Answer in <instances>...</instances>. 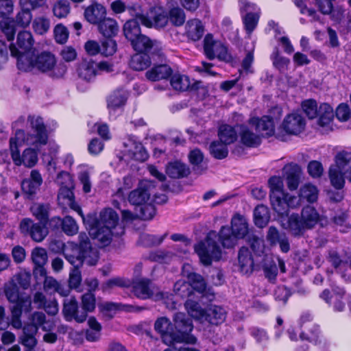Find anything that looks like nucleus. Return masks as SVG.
Here are the masks:
<instances>
[{
    "mask_svg": "<svg viewBox=\"0 0 351 351\" xmlns=\"http://www.w3.org/2000/svg\"><path fill=\"white\" fill-rule=\"evenodd\" d=\"M19 70L32 71L36 69L47 74L53 79L62 77L67 71V66L62 62L57 63L55 56L47 51L40 53H27L21 56L17 61Z\"/></svg>",
    "mask_w": 351,
    "mask_h": 351,
    "instance_id": "f257e3e1",
    "label": "nucleus"
},
{
    "mask_svg": "<svg viewBox=\"0 0 351 351\" xmlns=\"http://www.w3.org/2000/svg\"><path fill=\"white\" fill-rule=\"evenodd\" d=\"M260 13L261 12H248L243 16L245 29L249 37L258 25Z\"/></svg>",
    "mask_w": 351,
    "mask_h": 351,
    "instance_id": "de8ad7c7",
    "label": "nucleus"
},
{
    "mask_svg": "<svg viewBox=\"0 0 351 351\" xmlns=\"http://www.w3.org/2000/svg\"><path fill=\"white\" fill-rule=\"evenodd\" d=\"M80 257L82 264L88 265H95L98 261V253L97 250L88 247L86 249L80 250Z\"/></svg>",
    "mask_w": 351,
    "mask_h": 351,
    "instance_id": "5fc2aeb1",
    "label": "nucleus"
},
{
    "mask_svg": "<svg viewBox=\"0 0 351 351\" xmlns=\"http://www.w3.org/2000/svg\"><path fill=\"white\" fill-rule=\"evenodd\" d=\"M347 159H348V151H340L334 158L335 164L330 165L329 168L328 177L330 184L337 189H341L345 185L348 167Z\"/></svg>",
    "mask_w": 351,
    "mask_h": 351,
    "instance_id": "0eeeda50",
    "label": "nucleus"
},
{
    "mask_svg": "<svg viewBox=\"0 0 351 351\" xmlns=\"http://www.w3.org/2000/svg\"><path fill=\"white\" fill-rule=\"evenodd\" d=\"M31 324L26 326H33L36 328L38 332V327H41L45 331H50L53 330L54 324L50 320H46L45 315L42 312H34L31 315Z\"/></svg>",
    "mask_w": 351,
    "mask_h": 351,
    "instance_id": "72a5a7b5",
    "label": "nucleus"
},
{
    "mask_svg": "<svg viewBox=\"0 0 351 351\" xmlns=\"http://www.w3.org/2000/svg\"><path fill=\"white\" fill-rule=\"evenodd\" d=\"M218 136L220 142L228 145L233 143L237 140V134L232 126L223 125L219 128Z\"/></svg>",
    "mask_w": 351,
    "mask_h": 351,
    "instance_id": "58836bf2",
    "label": "nucleus"
},
{
    "mask_svg": "<svg viewBox=\"0 0 351 351\" xmlns=\"http://www.w3.org/2000/svg\"><path fill=\"white\" fill-rule=\"evenodd\" d=\"M300 217L306 230L313 228L319 221L318 212L311 206L303 208Z\"/></svg>",
    "mask_w": 351,
    "mask_h": 351,
    "instance_id": "cd10ccee",
    "label": "nucleus"
},
{
    "mask_svg": "<svg viewBox=\"0 0 351 351\" xmlns=\"http://www.w3.org/2000/svg\"><path fill=\"white\" fill-rule=\"evenodd\" d=\"M16 47L14 45L10 47L11 55L17 57V60L21 56L25 55L29 52L34 53L35 49H33V38L32 34L28 31H23L19 33L17 36Z\"/></svg>",
    "mask_w": 351,
    "mask_h": 351,
    "instance_id": "f8f14e48",
    "label": "nucleus"
},
{
    "mask_svg": "<svg viewBox=\"0 0 351 351\" xmlns=\"http://www.w3.org/2000/svg\"><path fill=\"white\" fill-rule=\"evenodd\" d=\"M238 259L241 272L249 274L253 271L254 260L248 248L243 247L240 249Z\"/></svg>",
    "mask_w": 351,
    "mask_h": 351,
    "instance_id": "2f4dec72",
    "label": "nucleus"
},
{
    "mask_svg": "<svg viewBox=\"0 0 351 351\" xmlns=\"http://www.w3.org/2000/svg\"><path fill=\"white\" fill-rule=\"evenodd\" d=\"M152 182L143 180L139 182L137 189L131 191L128 195V201L133 205L140 206L147 203L150 199V187Z\"/></svg>",
    "mask_w": 351,
    "mask_h": 351,
    "instance_id": "2eb2a0df",
    "label": "nucleus"
},
{
    "mask_svg": "<svg viewBox=\"0 0 351 351\" xmlns=\"http://www.w3.org/2000/svg\"><path fill=\"white\" fill-rule=\"evenodd\" d=\"M106 16V8L97 1H93L84 9V16L90 24L97 25Z\"/></svg>",
    "mask_w": 351,
    "mask_h": 351,
    "instance_id": "5701e85b",
    "label": "nucleus"
},
{
    "mask_svg": "<svg viewBox=\"0 0 351 351\" xmlns=\"http://www.w3.org/2000/svg\"><path fill=\"white\" fill-rule=\"evenodd\" d=\"M170 82L173 88L178 91H186L191 85L189 77L179 73L174 74L171 77Z\"/></svg>",
    "mask_w": 351,
    "mask_h": 351,
    "instance_id": "49530a36",
    "label": "nucleus"
},
{
    "mask_svg": "<svg viewBox=\"0 0 351 351\" xmlns=\"http://www.w3.org/2000/svg\"><path fill=\"white\" fill-rule=\"evenodd\" d=\"M151 64L149 56L146 53H138L134 55L130 60V65L136 71H143L148 68Z\"/></svg>",
    "mask_w": 351,
    "mask_h": 351,
    "instance_id": "ea45409f",
    "label": "nucleus"
},
{
    "mask_svg": "<svg viewBox=\"0 0 351 351\" xmlns=\"http://www.w3.org/2000/svg\"><path fill=\"white\" fill-rule=\"evenodd\" d=\"M185 308L192 317L202 322H204L206 311L200 306L199 303L192 300H188L185 302Z\"/></svg>",
    "mask_w": 351,
    "mask_h": 351,
    "instance_id": "c03bdc74",
    "label": "nucleus"
},
{
    "mask_svg": "<svg viewBox=\"0 0 351 351\" xmlns=\"http://www.w3.org/2000/svg\"><path fill=\"white\" fill-rule=\"evenodd\" d=\"M21 145L15 142L14 139H10V149L14 163L17 166L23 165L27 167H34L38 162L37 152L34 149L29 147L23 151L22 156H21L19 150V147Z\"/></svg>",
    "mask_w": 351,
    "mask_h": 351,
    "instance_id": "9d476101",
    "label": "nucleus"
},
{
    "mask_svg": "<svg viewBox=\"0 0 351 351\" xmlns=\"http://www.w3.org/2000/svg\"><path fill=\"white\" fill-rule=\"evenodd\" d=\"M306 121L304 117L298 113H291L285 117L282 128L289 134L298 135L304 130Z\"/></svg>",
    "mask_w": 351,
    "mask_h": 351,
    "instance_id": "4468645a",
    "label": "nucleus"
},
{
    "mask_svg": "<svg viewBox=\"0 0 351 351\" xmlns=\"http://www.w3.org/2000/svg\"><path fill=\"white\" fill-rule=\"evenodd\" d=\"M76 73L80 79L90 82L97 74V63L90 58H85L77 64Z\"/></svg>",
    "mask_w": 351,
    "mask_h": 351,
    "instance_id": "f3484780",
    "label": "nucleus"
},
{
    "mask_svg": "<svg viewBox=\"0 0 351 351\" xmlns=\"http://www.w3.org/2000/svg\"><path fill=\"white\" fill-rule=\"evenodd\" d=\"M30 210L32 215L40 221L41 223H45L48 221L49 205L44 204H34Z\"/></svg>",
    "mask_w": 351,
    "mask_h": 351,
    "instance_id": "a18cd8bd",
    "label": "nucleus"
},
{
    "mask_svg": "<svg viewBox=\"0 0 351 351\" xmlns=\"http://www.w3.org/2000/svg\"><path fill=\"white\" fill-rule=\"evenodd\" d=\"M226 314V311L222 306L210 305L206 310L204 322H207L213 325H218L225 321Z\"/></svg>",
    "mask_w": 351,
    "mask_h": 351,
    "instance_id": "a878e982",
    "label": "nucleus"
},
{
    "mask_svg": "<svg viewBox=\"0 0 351 351\" xmlns=\"http://www.w3.org/2000/svg\"><path fill=\"white\" fill-rule=\"evenodd\" d=\"M33 28L37 34L43 35L49 29L50 21L44 16L37 17L33 21Z\"/></svg>",
    "mask_w": 351,
    "mask_h": 351,
    "instance_id": "4d7b16f0",
    "label": "nucleus"
},
{
    "mask_svg": "<svg viewBox=\"0 0 351 351\" xmlns=\"http://www.w3.org/2000/svg\"><path fill=\"white\" fill-rule=\"evenodd\" d=\"M97 25L99 33L108 38L114 36L118 33L119 25L117 22L113 19L105 16Z\"/></svg>",
    "mask_w": 351,
    "mask_h": 351,
    "instance_id": "c85d7f7f",
    "label": "nucleus"
},
{
    "mask_svg": "<svg viewBox=\"0 0 351 351\" xmlns=\"http://www.w3.org/2000/svg\"><path fill=\"white\" fill-rule=\"evenodd\" d=\"M119 216L112 208H106L100 212L90 228L89 234L102 245H108L114 237L122 235L124 228L119 225Z\"/></svg>",
    "mask_w": 351,
    "mask_h": 351,
    "instance_id": "f03ea898",
    "label": "nucleus"
},
{
    "mask_svg": "<svg viewBox=\"0 0 351 351\" xmlns=\"http://www.w3.org/2000/svg\"><path fill=\"white\" fill-rule=\"evenodd\" d=\"M131 44L133 48L140 53L158 56L162 54V46L161 43L157 40H152L144 34H141Z\"/></svg>",
    "mask_w": 351,
    "mask_h": 351,
    "instance_id": "9b49d317",
    "label": "nucleus"
},
{
    "mask_svg": "<svg viewBox=\"0 0 351 351\" xmlns=\"http://www.w3.org/2000/svg\"><path fill=\"white\" fill-rule=\"evenodd\" d=\"M21 10L16 16V22L23 27L29 25L32 19V9L29 8H21Z\"/></svg>",
    "mask_w": 351,
    "mask_h": 351,
    "instance_id": "052dcab7",
    "label": "nucleus"
},
{
    "mask_svg": "<svg viewBox=\"0 0 351 351\" xmlns=\"http://www.w3.org/2000/svg\"><path fill=\"white\" fill-rule=\"evenodd\" d=\"M219 239L221 245L226 248L233 247L239 238L233 233L228 226H222L219 234Z\"/></svg>",
    "mask_w": 351,
    "mask_h": 351,
    "instance_id": "e433bc0d",
    "label": "nucleus"
},
{
    "mask_svg": "<svg viewBox=\"0 0 351 351\" xmlns=\"http://www.w3.org/2000/svg\"><path fill=\"white\" fill-rule=\"evenodd\" d=\"M286 181L289 190L294 191L300 182L302 171L298 165H290L286 167Z\"/></svg>",
    "mask_w": 351,
    "mask_h": 351,
    "instance_id": "7c9ffc66",
    "label": "nucleus"
},
{
    "mask_svg": "<svg viewBox=\"0 0 351 351\" xmlns=\"http://www.w3.org/2000/svg\"><path fill=\"white\" fill-rule=\"evenodd\" d=\"M172 73V70L167 64H159L153 66L145 73L146 78L152 82L168 78Z\"/></svg>",
    "mask_w": 351,
    "mask_h": 351,
    "instance_id": "c756f323",
    "label": "nucleus"
},
{
    "mask_svg": "<svg viewBox=\"0 0 351 351\" xmlns=\"http://www.w3.org/2000/svg\"><path fill=\"white\" fill-rule=\"evenodd\" d=\"M62 228L68 235H73L78 232V226L76 221L70 216H66L62 219Z\"/></svg>",
    "mask_w": 351,
    "mask_h": 351,
    "instance_id": "e2e57ef3",
    "label": "nucleus"
},
{
    "mask_svg": "<svg viewBox=\"0 0 351 351\" xmlns=\"http://www.w3.org/2000/svg\"><path fill=\"white\" fill-rule=\"evenodd\" d=\"M82 282V275L80 268H73L69 273V286L70 289H77Z\"/></svg>",
    "mask_w": 351,
    "mask_h": 351,
    "instance_id": "774afa93",
    "label": "nucleus"
},
{
    "mask_svg": "<svg viewBox=\"0 0 351 351\" xmlns=\"http://www.w3.org/2000/svg\"><path fill=\"white\" fill-rule=\"evenodd\" d=\"M173 329L176 343H186L194 344L197 339L190 332L193 330V326L191 319L184 313H177L173 315Z\"/></svg>",
    "mask_w": 351,
    "mask_h": 351,
    "instance_id": "6e6552de",
    "label": "nucleus"
},
{
    "mask_svg": "<svg viewBox=\"0 0 351 351\" xmlns=\"http://www.w3.org/2000/svg\"><path fill=\"white\" fill-rule=\"evenodd\" d=\"M71 9L68 0H57L52 6L53 16L59 19L67 17L71 12Z\"/></svg>",
    "mask_w": 351,
    "mask_h": 351,
    "instance_id": "79ce46f5",
    "label": "nucleus"
},
{
    "mask_svg": "<svg viewBox=\"0 0 351 351\" xmlns=\"http://www.w3.org/2000/svg\"><path fill=\"white\" fill-rule=\"evenodd\" d=\"M43 289L46 292H57L63 297L67 296L70 292L69 289L61 285L52 276H45L43 281Z\"/></svg>",
    "mask_w": 351,
    "mask_h": 351,
    "instance_id": "473e14b6",
    "label": "nucleus"
},
{
    "mask_svg": "<svg viewBox=\"0 0 351 351\" xmlns=\"http://www.w3.org/2000/svg\"><path fill=\"white\" fill-rule=\"evenodd\" d=\"M36 333V328L34 326H25L23 328V335L21 337V343L27 348H34L37 343L35 338Z\"/></svg>",
    "mask_w": 351,
    "mask_h": 351,
    "instance_id": "37998d69",
    "label": "nucleus"
},
{
    "mask_svg": "<svg viewBox=\"0 0 351 351\" xmlns=\"http://www.w3.org/2000/svg\"><path fill=\"white\" fill-rule=\"evenodd\" d=\"M204 33V27L201 21L197 19L189 20L185 25V35L193 40H199Z\"/></svg>",
    "mask_w": 351,
    "mask_h": 351,
    "instance_id": "bb28decb",
    "label": "nucleus"
},
{
    "mask_svg": "<svg viewBox=\"0 0 351 351\" xmlns=\"http://www.w3.org/2000/svg\"><path fill=\"white\" fill-rule=\"evenodd\" d=\"M56 182L60 185L58 195V204L63 207L71 208L83 217L80 207L75 201L71 176L65 171H62L58 175Z\"/></svg>",
    "mask_w": 351,
    "mask_h": 351,
    "instance_id": "423d86ee",
    "label": "nucleus"
},
{
    "mask_svg": "<svg viewBox=\"0 0 351 351\" xmlns=\"http://www.w3.org/2000/svg\"><path fill=\"white\" fill-rule=\"evenodd\" d=\"M300 197L308 202H314L318 197L317 187L310 183L305 184L300 189Z\"/></svg>",
    "mask_w": 351,
    "mask_h": 351,
    "instance_id": "09e8293b",
    "label": "nucleus"
},
{
    "mask_svg": "<svg viewBox=\"0 0 351 351\" xmlns=\"http://www.w3.org/2000/svg\"><path fill=\"white\" fill-rule=\"evenodd\" d=\"M204 49L206 57L210 60L215 58L219 60L230 62L232 56L227 47L221 41L215 40L211 34H207L204 40Z\"/></svg>",
    "mask_w": 351,
    "mask_h": 351,
    "instance_id": "1a4fd4ad",
    "label": "nucleus"
},
{
    "mask_svg": "<svg viewBox=\"0 0 351 351\" xmlns=\"http://www.w3.org/2000/svg\"><path fill=\"white\" fill-rule=\"evenodd\" d=\"M53 33L57 43L64 44L67 41L69 32L64 25L62 24L57 25L53 29Z\"/></svg>",
    "mask_w": 351,
    "mask_h": 351,
    "instance_id": "338daca9",
    "label": "nucleus"
},
{
    "mask_svg": "<svg viewBox=\"0 0 351 351\" xmlns=\"http://www.w3.org/2000/svg\"><path fill=\"white\" fill-rule=\"evenodd\" d=\"M124 146L125 153L131 158L138 161H144L147 158V153L143 145L135 139L129 138L126 142H124Z\"/></svg>",
    "mask_w": 351,
    "mask_h": 351,
    "instance_id": "b1692460",
    "label": "nucleus"
},
{
    "mask_svg": "<svg viewBox=\"0 0 351 351\" xmlns=\"http://www.w3.org/2000/svg\"><path fill=\"white\" fill-rule=\"evenodd\" d=\"M77 302L75 298H69L64 300L63 313L66 320L70 321L72 319V315L77 311Z\"/></svg>",
    "mask_w": 351,
    "mask_h": 351,
    "instance_id": "680f3d73",
    "label": "nucleus"
},
{
    "mask_svg": "<svg viewBox=\"0 0 351 351\" xmlns=\"http://www.w3.org/2000/svg\"><path fill=\"white\" fill-rule=\"evenodd\" d=\"M216 232H210L206 239L195 245L194 249L201 263L204 265H210L213 261H218L221 256V251L217 244Z\"/></svg>",
    "mask_w": 351,
    "mask_h": 351,
    "instance_id": "39448f33",
    "label": "nucleus"
},
{
    "mask_svg": "<svg viewBox=\"0 0 351 351\" xmlns=\"http://www.w3.org/2000/svg\"><path fill=\"white\" fill-rule=\"evenodd\" d=\"M31 130L25 133L23 130H16L14 137V141L19 145L27 144L38 149L47 143L48 134L43 119L35 115H29L27 120Z\"/></svg>",
    "mask_w": 351,
    "mask_h": 351,
    "instance_id": "7ed1b4c3",
    "label": "nucleus"
},
{
    "mask_svg": "<svg viewBox=\"0 0 351 351\" xmlns=\"http://www.w3.org/2000/svg\"><path fill=\"white\" fill-rule=\"evenodd\" d=\"M48 231L44 224L35 223L29 235L36 242L42 241L47 235Z\"/></svg>",
    "mask_w": 351,
    "mask_h": 351,
    "instance_id": "0e129e2a",
    "label": "nucleus"
},
{
    "mask_svg": "<svg viewBox=\"0 0 351 351\" xmlns=\"http://www.w3.org/2000/svg\"><path fill=\"white\" fill-rule=\"evenodd\" d=\"M302 108L309 119H313L319 114L317 103L313 99H308L303 101L302 104Z\"/></svg>",
    "mask_w": 351,
    "mask_h": 351,
    "instance_id": "69168bd1",
    "label": "nucleus"
},
{
    "mask_svg": "<svg viewBox=\"0 0 351 351\" xmlns=\"http://www.w3.org/2000/svg\"><path fill=\"white\" fill-rule=\"evenodd\" d=\"M124 35L131 43L142 34L138 22L136 19L128 20L123 25Z\"/></svg>",
    "mask_w": 351,
    "mask_h": 351,
    "instance_id": "4c0bfd02",
    "label": "nucleus"
},
{
    "mask_svg": "<svg viewBox=\"0 0 351 351\" xmlns=\"http://www.w3.org/2000/svg\"><path fill=\"white\" fill-rule=\"evenodd\" d=\"M185 14L182 9L178 7L171 8L169 12L168 20L176 26L182 25L185 21Z\"/></svg>",
    "mask_w": 351,
    "mask_h": 351,
    "instance_id": "6e6d98bb",
    "label": "nucleus"
},
{
    "mask_svg": "<svg viewBox=\"0 0 351 351\" xmlns=\"http://www.w3.org/2000/svg\"><path fill=\"white\" fill-rule=\"evenodd\" d=\"M265 276L270 281L274 282L278 274V268L276 263L271 258L266 257L263 265Z\"/></svg>",
    "mask_w": 351,
    "mask_h": 351,
    "instance_id": "8fccbe9b",
    "label": "nucleus"
},
{
    "mask_svg": "<svg viewBox=\"0 0 351 351\" xmlns=\"http://www.w3.org/2000/svg\"><path fill=\"white\" fill-rule=\"evenodd\" d=\"M319 119L317 124L322 132H328L333 130V109L328 104H322L319 108Z\"/></svg>",
    "mask_w": 351,
    "mask_h": 351,
    "instance_id": "6ab92c4d",
    "label": "nucleus"
},
{
    "mask_svg": "<svg viewBox=\"0 0 351 351\" xmlns=\"http://www.w3.org/2000/svg\"><path fill=\"white\" fill-rule=\"evenodd\" d=\"M270 215L267 207L264 205L257 206L254 211V219L255 224L259 227L263 228L269 222Z\"/></svg>",
    "mask_w": 351,
    "mask_h": 351,
    "instance_id": "a19ab883",
    "label": "nucleus"
},
{
    "mask_svg": "<svg viewBox=\"0 0 351 351\" xmlns=\"http://www.w3.org/2000/svg\"><path fill=\"white\" fill-rule=\"evenodd\" d=\"M168 23V16L161 7H154L146 13L143 25L147 27L160 29L165 27Z\"/></svg>",
    "mask_w": 351,
    "mask_h": 351,
    "instance_id": "ddd939ff",
    "label": "nucleus"
},
{
    "mask_svg": "<svg viewBox=\"0 0 351 351\" xmlns=\"http://www.w3.org/2000/svg\"><path fill=\"white\" fill-rule=\"evenodd\" d=\"M166 173L172 178H180L187 176L190 171L186 165L176 161L171 162L167 165Z\"/></svg>",
    "mask_w": 351,
    "mask_h": 351,
    "instance_id": "c9c22d12",
    "label": "nucleus"
},
{
    "mask_svg": "<svg viewBox=\"0 0 351 351\" xmlns=\"http://www.w3.org/2000/svg\"><path fill=\"white\" fill-rule=\"evenodd\" d=\"M154 328L160 334L163 342L167 345H171L176 342L174 329L170 320L161 317L156 319L154 324Z\"/></svg>",
    "mask_w": 351,
    "mask_h": 351,
    "instance_id": "a211bd4d",
    "label": "nucleus"
},
{
    "mask_svg": "<svg viewBox=\"0 0 351 351\" xmlns=\"http://www.w3.org/2000/svg\"><path fill=\"white\" fill-rule=\"evenodd\" d=\"M254 127L250 125L249 121L247 124L239 125V136L242 144L247 147H256L261 143V135L256 132H254Z\"/></svg>",
    "mask_w": 351,
    "mask_h": 351,
    "instance_id": "aec40b11",
    "label": "nucleus"
},
{
    "mask_svg": "<svg viewBox=\"0 0 351 351\" xmlns=\"http://www.w3.org/2000/svg\"><path fill=\"white\" fill-rule=\"evenodd\" d=\"M250 125L254 127L261 137H269L275 133V125L274 120L269 116H263L261 118L252 117L249 119Z\"/></svg>",
    "mask_w": 351,
    "mask_h": 351,
    "instance_id": "dca6fc26",
    "label": "nucleus"
},
{
    "mask_svg": "<svg viewBox=\"0 0 351 351\" xmlns=\"http://www.w3.org/2000/svg\"><path fill=\"white\" fill-rule=\"evenodd\" d=\"M128 97V92L123 89H117L113 91L107 99V106L109 112L111 114L125 106Z\"/></svg>",
    "mask_w": 351,
    "mask_h": 351,
    "instance_id": "393cba45",
    "label": "nucleus"
},
{
    "mask_svg": "<svg viewBox=\"0 0 351 351\" xmlns=\"http://www.w3.org/2000/svg\"><path fill=\"white\" fill-rule=\"evenodd\" d=\"M282 226L294 237L302 236L306 230L300 216L298 214H291L282 219Z\"/></svg>",
    "mask_w": 351,
    "mask_h": 351,
    "instance_id": "4be33fe9",
    "label": "nucleus"
},
{
    "mask_svg": "<svg viewBox=\"0 0 351 351\" xmlns=\"http://www.w3.org/2000/svg\"><path fill=\"white\" fill-rule=\"evenodd\" d=\"M130 285V282L123 278H114L108 280L102 285V289L104 291H107L110 289L115 287H128Z\"/></svg>",
    "mask_w": 351,
    "mask_h": 351,
    "instance_id": "13d9d810",
    "label": "nucleus"
},
{
    "mask_svg": "<svg viewBox=\"0 0 351 351\" xmlns=\"http://www.w3.org/2000/svg\"><path fill=\"white\" fill-rule=\"evenodd\" d=\"M154 286L147 278L137 279L133 282L132 293L139 299L151 298L154 293Z\"/></svg>",
    "mask_w": 351,
    "mask_h": 351,
    "instance_id": "412c9836",
    "label": "nucleus"
},
{
    "mask_svg": "<svg viewBox=\"0 0 351 351\" xmlns=\"http://www.w3.org/2000/svg\"><path fill=\"white\" fill-rule=\"evenodd\" d=\"M230 229L239 239L243 238L248 232V226L246 219L241 215H235L232 219Z\"/></svg>",
    "mask_w": 351,
    "mask_h": 351,
    "instance_id": "f704fd0d",
    "label": "nucleus"
},
{
    "mask_svg": "<svg viewBox=\"0 0 351 351\" xmlns=\"http://www.w3.org/2000/svg\"><path fill=\"white\" fill-rule=\"evenodd\" d=\"M210 153L217 159H223L228 154L227 145L220 141H213L210 145Z\"/></svg>",
    "mask_w": 351,
    "mask_h": 351,
    "instance_id": "3c124183",
    "label": "nucleus"
},
{
    "mask_svg": "<svg viewBox=\"0 0 351 351\" xmlns=\"http://www.w3.org/2000/svg\"><path fill=\"white\" fill-rule=\"evenodd\" d=\"M332 295L331 298L332 300L333 307L336 311H342L345 308L346 304L343 300L345 295V290L341 287H335L332 289Z\"/></svg>",
    "mask_w": 351,
    "mask_h": 351,
    "instance_id": "864d4df0",
    "label": "nucleus"
},
{
    "mask_svg": "<svg viewBox=\"0 0 351 351\" xmlns=\"http://www.w3.org/2000/svg\"><path fill=\"white\" fill-rule=\"evenodd\" d=\"M31 259L35 266H45L48 260L46 250L40 247L34 248L31 253Z\"/></svg>",
    "mask_w": 351,
    "mask_h": 351,
    "instance_id": "603ef678",
    "label": "nucleus"
},
{
    "mask_svg": "<svg viewBox=\"0 0 351 351\" xmlns=\"http://www.w3.org/2000/svg\"><path fill=\"white\" fill-rule=\"evenodd\" d=\"M270 189V200L274 210L280 215L286 214L289 207L298 204L296 197L289 195L284 190L282 179L279 176H273L268 180Z\"/></svg>",
    "mask_w": 351,
    "mask_h": 351,
    "instance_id": "20e7f679",
    "label": "nucleus"
},
{
    "mask_svg": "<svg viewBox=\"0 0 351 351\" xmlns=\"http://www.w3.org/2000/svg\"><path fill=\"white\" fill-rule=\"evenodd\" d=\"M190 287L199 293H202L206 289V283L204 278L199 274H191L189 276Z\"/></svg>",
    "mask_w": 351,
    "mask_h": 351,
    "instance_id": "bf43d9fd",
    "label": "nucleus"
}]
</instances>
